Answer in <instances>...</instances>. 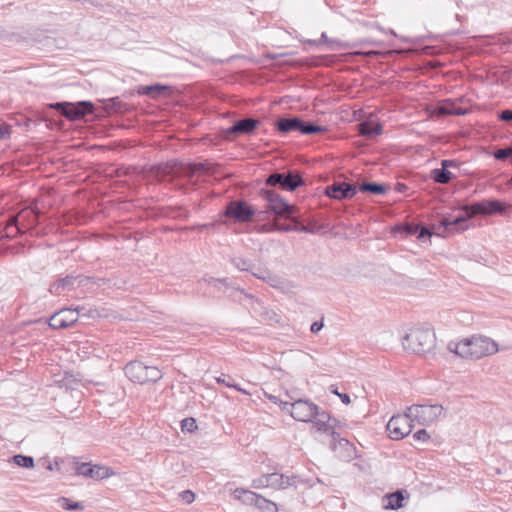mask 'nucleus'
<instances>
[{"label": "nucleus", "instance_id": "obj_63", "mask_svg": "<svg viewBox=\"0 0 512 512\" xmlns=\"http://www.w3.org/2000/svg\"><path fill=\"white\" fill-rule=\"evenodd\" d=\"M308 43H309V44H317L318 42H316V41H311V40H310V41H308Z\"/></svg>", "mask_w": 512, "mask_h": 512}, {"label": "nucleus", "instance_id": "obj_37", "mask_svg": "<svg viewBox=\"0 0 512 512\" xmlns=\"http://www.w3.org/2000/svg\"><path fill=\"white\" fill-rule=\"evenodd\" d=\"M146 371L147 376H145V384L149 382L156 383L163 376L162 372L156 366H147Z\"/></svg>", "mask_w": 512, "mask_h": 512}, {"label": "nucleus", "instance_id": "obj_2", "mask_svg": "<svg viewBox=\"0 0 512 512\" xmlns=\"http://www.w3.org/2000/svg\"><path fill=\"white\" fill-rule=\"evenodd\" d=\"M258 218V212L253 205L245 200H230L219 213V219L206 223L202 227L210 228L217 225H230L232 223L246 224Z\"/></svg>", "mask_w": 512, "mask_h": 512}, {"label": "nucleus", "instance_id": "obj_51", "mask_svg": "<svg viewBox=\"0 0 512 512\" xmlns=\"http://www.w3.org/2000/svg\"><path fill=\"white\" fill-rule=\"evenodd\" d=\"M180 497L187 504H190L195 500V494L191 490L182 491L180 493Z\"/></svg>", "mask_w": 512, "mask_h": 512}, {"label": "nucleus", "instance_id": "obj_26", "mask_svg": "<svg viewBox=\"0 0 512 512\" xmlns=\"http://www.w3.org/2000/svg\"><path fill=\"white\" fill-rule=\"evenodd\" d=\"M271 487L275 489H285L290 486H295L296 476H286L284 474L271 473Z\"/></svg>", "mask_w": 512, "mask_h": 512}, {"label": "nucleus", "instance_id": "obj_47", "mask_svg": "<svg viewBox=\"0 0 512 512\" xmlns=\"http://www.w3.org/2000/svg\"><path fill=\"white\" fill-rule=\"evenodd\" d=\"M413 439L417 441L427 442L430 439L426 429H419L413 434Z\"/></svg>", "mask_w": 512, "mask_h": 512}, {"label": "nucleus", "instance_id": "obj_45", "mask_svg": "<svg viewBox=\"0 0 512 512\" xmlns=\"http://www.w3.org/2000/svg\"><path fill=\"white\" fill-rule=\"evenodd\" d=\"M330 391H331L332 394L337 395L340 398V400H341V402L343 404H345V405L350 404L351 399H350V396L347 393H340L338 391L337 387L334 386V385L330 386Z\"/></svg>", "mask_w": 512, "mask_h": 512}, {"label": "nucleus", "instance_id": "obj_48", "mask_svg": "<svg viewBox=\"0 0 512 512\" xmlns=\"http://www.w3.org/2000/svg\"><path fill=\"white\" fill-rule=\"evenodd\" d=\"M321 419L326 422H331L333 417L326 411L321 410L320 407L317 405V414H315V417H313V420Z\"/></svg>", "mask_w": 512, "mask_h": 512}, {"label": "nucleus", "instance_id": "obj_31", "mask_svg": "<svg viewBox=\"0 0 512 512\" xmlns=\"http://www.w3.org/2000/svg\"><path fill=\"white\" fill-rule=\"evenodd\" d=\"M59 506L66 511H82L84 510V505L82 502L73 501L67 497H59L57 500Z\"/></svg>", "mask_w": 512, "mask_h": 512}, {"label": "nucleus", "instance_id": "obj_17", "mask_svg": "<svg viewBox=\"0 0 512 512\" xmlns=\"http://www.w3.org/2000/svg\"><path fill=\"white\" fill-rule=\"evenodd\" d=\"M429 111L433 116H447V115H466L469 112L468 108L458 107L453 101V98H443L431 104Z\"/></svg>", "mask_w": 512, "mask_h": 512}, {"label": "nucleus", "instance_id": "obj_29", "mask_svg": "<svg viewBox=\"0 0 512 512\" xmlns=\"http://www.w3.org/2000/svg\"><path fill=\"white\" fill-rule=\"evenodd\" d=\"M383 132V127L380 123L364 122L360 124L359 133L368 138L373 139Z\"/></svg>", "mask_w": 512, "mask_h": 512}, {"label": "nucleus", "instance_id": "obj_61", "mask_svg": "<svg viewBox=\"0 0 512 512\" xmlns=\"http://www.w3.org/2000/svg\"><path fill=\"white\" fill-rule=\"evenodd\" d=\"M456 99L460 100V102L463 103L466 98L460 97V98H456Z\"/></svg>", "mask_w": 512, "mask_h": 512}, {"label": "nucleus", "instance_id": "obj_36", "mask_svg": "<svg viewBox=\"0 0 512 512\" xmlns=\"http://www.w3.org/2000/svg\"><path fill=\"white\" fill-rule=\"evenodd\" d=\"M256 508L261 512H278L277 505L263 496H259Z\"/></svg>", "mask_w": 512, "mask_h": 512}, {"label": "nucleus", "instance_id": "obj_33", "mask_svg": "<svg viewBox=\"0 0 512 512\" xmlns=\"http://www.w3.org/2000/svg\"><path fill=\"white\" fill-rule=\"evenodd\" d=\"M9 461L19 467L27 469H31L35 465L34 458L32 456L23 454H15L10 458Z\"/></svg>", "mask_w": 512, "mask_h": 512}, {"label": "nucleus", "instance_id": "obj_23", "mask_svg": "<svg viewBox=\"0 0 512 512\" xmlns=\"http://www.w3.org/2000/svg\"><path fill=\"white\" fill-rule=\"evenodd\" d=\"M139 96L149 95V94H175L181 93L178 89L173 86H167L162 84H153V85H140L137 87V90L134 92Z\"/></svg>", "mask_w": 512, "mask_h": 512}, {"label": "nucleus", "instance_id": "obj_15", "mask_svg": "<svg viewBox=\"0 0 512 512\" xmlns=\"http://www.w3.org/2000/svg\"><path fill=\"white\" fill-rule=\"evenodd\" d=\"M317 414V405L309 399H297L292 402L291 417L296 421L310 422Z\"/></svg>", "mask_w": 512, "mask_h": 512}, {"label": "nucleus", "instance_id": "obj_64", "mask_svg": "<svg viewBox=\"0 0 512 512\" xmlns=\"http://www.w3.org/2000/svg\"><path fill=\"white\" fill-rule=\"evenodd\" d=\"M509 149H510V152H511V155H512V145L509 146Z\"/></svg>", "mask_w": 512, "mask_h": 512}, {"label": "nucleus", "instance_id": "obj_9", "mask_svg": "<svg viewBox=\"0 0 512 512\" xmlns=\"http://www.w3.org/2000/svg\"><path fill=\"white\" fill-rule=\"evenodd\" d=\"M266 186H278L282 190L293 192L297 188L305 185V180L298 170H289L287 172L271 173L265 180Z\"/></svg>", "mask_w": 512, "mask_h": 512}, {"label": "nucleus", "instance_id": "obj_41", "mask_svg": "<svg viewBox=\"0 0 512 512\" xmlns=\"http://www.w3.org/2000/svg\"><path fill=\"white\" fill-rule=\"evenodd\" d=\"M250 273L258 278V279H261L263 281H266V282H269L272 280L273 276L272 274L270 273L269 270L267 269H264V268H261L259 266L256 265V268L255 269H252V271H250Z\"/></svg>", "mask_w": 512, "mask_h": 512}, {"label": "nucleus", "instance_id": "obj_62", "mask_svg": "<svg viewBox=\"0 0 512 512\" xmlns=\"http://www.w3.org/2000/svg\"><path fill=\"white\" fill-rule=\"evenodd\" d=\"M508 185H509L510 187H512V177L510 178V180H509V182H508Z\"/></svg>", "mask_w": 512, "mask_h": 512}, {"label": "nucleus", "instance_id": "obj_59", "mask_svg": "<svg viewBox=\"0 0 512 512\" xmlns=\"http://www.w3.org/2000/svg\"><path fill=\"white\" fill-rule=\"evenodd\" d=\"M332 424H336V429L337 428H341V423L339 420H337L336 418L333 417L332 421H331Z\"/></svg>", "mask_w": 512, "mask_h": 512}, {"label": "nucleus", "instance_id": "obj_30", "mask_svg": "<svg viewBox=\"0 0 512 512\" xmlns=\"http://www.w3.org/2000/svg\"><path fill=\"white\" fill-rule=\"evenodd\" d=\"M215 379L218 384L224 385L229 388H233L236 391L241 392L242 394L250 395V393L247 390L240 387V385L235 382L233 377L228 374L222 373L220 376L216 377Z\"/></svg>", "mask_w": 512, "mask_h": 512}, {"label": "nucleus", "instance_id": "obj_28", "mask_svg": "<svg viewBox=\"0 0 512 512\" xmlns=\"http://www.w3.org/2000/svg\"><path fill=\"white\" fill-rule=\"evenodd\" d=\"M233 495L236 499L241 500L243 504L250 505L256 507V504L259 499V494L246 490L243 488H236L233 492Z\"/></svg>", "mask_w": 512, "mask_h": 512}, {"label": "nucleus", "instance_id": "obj_1", "mask_svg": "<svg viewBox=\"0 0 512 512\" xmlns=\"http://www.w3.org/2000/svg\"><path fill=\"white\" fill-rule=\"evenodd\" d=\"M448 350L462 358L480 359L498 352V344L486 336H472L461 342L448 344Z\"/></svg>", "mask_w": 512, "mask_h": 512}, {"label": "nucleus", "instance_id": "obj_56", "mask_svg": "<svg viewBox=\"0 0 512 512\" xmlns=\"http://www.w3.org/2000/svg\"><path fill=\"white\" fill-rule=\"evenodd\" d=\"M407 189V186L404 183H397L396 190L400 193L404 192Z\"/></svg>", "mask_w": 512, "mask_h": 512}, {"label": "nucleus", "instance_id": "obj_16", "mask_svg": "<svg viewBox=\"0 0 512 512\" xmlns=\"http://www.w3.org/2000/svg\"><path fill=\"white\" fill-rule=\"evenodd\" d=\"M358 187L346 181H340L328 185L325 188V195L335 200H350L355 197Z\"/></svg>", "mask_w": 512, "mask_h": 512}, {"label": "nucleus", "instance_id": "obj_44", "mask_svg": "<svg viewBox=\"0 0 512 512\" xmlns=\"http://www.w3.org/2000/svg\"><path fill=\"white\" fill-rule=\"evenodd\" d=\"M497 117L500 121H503L505 123H511L512 122V108L497 111Z\"/></svg>", "mask_w": 512, "mask_h": 512}, {"label": "nucleus", "instance_id": "obj_25", "mask_svg": "<svg viewBox=\"0 0 512 512\" xmlns=\"http://www.w3.org/2000/svg\"><path fill=\"white\" fill-rule=\"evenodd\" d=\"M389 189L390 186L388 184L379 182H366L358 187V191L371 195H384L389 191Z\"/></svg>", "mask_w": 512, "mask_h": 512}, {"label": "nucleus", "instance_id": "obj_60", "mask_svg": "<svg viewBox=\"0 0 512 512\" xmlns=\"http://www.w3.org/2000/svg\"><path fill=\"white\" fill-rule=\"evenodd\" d=\"M39 220H41V216L39 217ZM40 223V221H38V223L36 225H38ZM37 226H35V228L32 229V231H29L30 233H33V231H35V233H38V230H36Z\"/></svg>", "mask_w": 512, "mask_h": 512}, {"label": "nucleus", "instance_id": "obj_3", "mask_svg": "<svg viewBox=\"0 0 512 512\" xmlns=\"http://www.w3.org/2000/svg\"><path fill=\"white\" fill-rule=\"evenodd\" d=\"M274 129L280 136H288L291 133L312 136L324 134L328 131L327 126L317 124L311 120H305L298 115L286 114L274 121Z\"/></svg>", "mask_w": 512, "mask_h": 512}, {"label": "nucleus", "instance_id": "obj_6", "mask_svg": "<svg viewBox=\"0 0 512 512\" xmlns=\"http://www.w3.org/2000/svg\"><path fill=\"white\" fill-rule=\"evenodd\" d=\"M260 197L266 201L265 210L258 212V221L265 213L272 214L284 220H294L298 213L296 206L286 201L279 193L271 188L264 187L259 191Z\"/></svg>", "mask_w": 512, "mask_h": 512}, {"label": "nucleus", "instance_id": "obj_58", "mask_svg": "<svg viewBox=\"0 0 512 512\" xmlns=\"http://www.w3.org/2000/svg\"><path fill=\"white\" fill-rule=\"evenodd\" d=\"M119 98H115V97H112V98H102L100 99V101L104 102V103H110V102H115L116 100H118Z\"/></svg>", "mask_w": 512, "mask_h": 512}, {"label": "nucleus", "instance_id": "obj_53", "mask_svg": "<svg viewBox=\"0 0 512 512\" xmlns=\"http://www.w3.org/2000/svg\"><path fill=\"white\" fill-rule=\"evenodd\" d=\"M280 405H281L282 411L289 413L291 415L292 403L286 402V401H281Z\"/></svg>", "mask_w": 512, "mask_h": 512}, {"label": "nucleus", "instance_id": "obj_50", "mask_svg": "<svg viewBox=\"0 0 512 512\" xmlns=\"http://www.w3.org/2000/svg\"><path fill=\"white\" fill-rule=\"evenodd\" d=\"M460 162L456 159H443L441 160V166L449 170V168H459Z\"/></svg>", "mask_w": 512, "mask_h": 512}, {"label": "nucleus", "instance_id": "obj_20", "mask_svg": "<svg viewBox=\"0 0 512 512\" xmlns=\"http://www.w3.org/2000/svg\"><path fill=\"white\" fill-rule=\"evenodd\" d=\"M292 224H279L275 227V231L287 233V232H300V233H309L314 234L316 230L314 228H311L309 226L303 225L298 219L297 214H295V219L290 220ZM273 229L269 228L267 225H258V231L259 232H269Z\"/></svg>", "mask_w": 512, "mask_h": 512}, {"label": "nucleus", "instance_id": "obj_57", "mask_svg": "<svg viewBox=\"0 0 512 512\" xmlns=\"http://www.w3.org/2000/svg\"><path fill=\"white\" fill-rule=\"evenodd\" d=\"M267 398L275 404H280L281 400L277 396L267 395Z\"/></svg>", "mask_w": 512, "mask_h": 512}, {"label": "nucleus", "instance_id": "obj_11", "mask_svg": "<svg viewBox=\"0 0 512 512\" xmlns=\"http://www.w3.org/2000/svg\"><path fill=\"white\" fill-rule=\"evenodd\" d=\"M444 408L440 404H413L408 408L407 415L417 419L420 424L435 422Z\"/></svg>", "mask_w": 512, "mask_h": 512}, {"label": "nucleus", "instance_id": "obj_34", "mask_svg": "<svg viewBox=\"0 0 512 512\" xmlns=\"http://www.w3.org/2000/svg\"><path fill=\"white\" fill-rule=\"evenodd\" d=\"M339 446L345 449V455L343 456L345 461H351L357 456L356 447L350 443L346 438H339Z\"/></svg>", "mask_w": 512, "mask_h": 512}, {"label": "nucleus", "instance_id": "obj_18", "mask_svg": "<svg viewBox=\"0 0 512 512\" xmlns=\"http://www.w3.org/2000/svg\"><path fill=\"white\" fill-rule=\"evenodd\" d=\"M395 232L401 233L405 236H416L419 241H425L433 235V231L423 224L419 223H400L395 226Z\"/></svg>", "mask_w": 512, "mask_h": 512}, {"label": "nucleus", "instance_id": "obj_27", "mask_svg": "<svg viewBox=\"0 0 512 512\" xmlns=\"http://www.w3.org/2000/svg\"><path fill=\"white\" fill-rule=\"evenodd\" d=\"M430 178L438 184H447L457 178V176L446 168H435L430 172Z\"/></svg>", "mask_w": 512, "mask_h": 512}, {"label": "nucleus", "instance_id": "obj_35", "mask_svg": "<svg viewBox=\"0 0 512 512\" xmlns=\"http://www.w3.org/2000/svg\"><path fill=\"white\" fill-rule=\"evenodd\" d=\"M231 263L240 271L250 272L252 269L256 268V265L253 264L250 260L241 257L232 258Z\"/></svg>", "mask_w": 512, "mask_h": 512}, {"label": "nucleus", "instance_id": "obj_54", "mask_svg": "<svg viewBox=\"0 0 512 512\" xmlns=\"http://www.w3.org/2000/svg\"><path fill=\"white\" fill-rule=\"evenodd\" d=\"M228 279L227 278H212L209 282L213 286H217V284H227Z\"/></svg>", "mask_w": 512, "mask_h": 512}, {"label": "nucleus", "instance_id": "obj_40", "mask_svg": "<svg viewBox=\"0 0 512 512\" xmlns=\"http://www.w3.org/2000/svg\"><path fill=\"white\" fill-rule=\"evenodd\" d=\"M490 154L498 161H506L512 157L509 146L504 148L496 147Z\"/></svg>", "mask_w": 512, "mask_h": 512}, {"label": "nucleus", "instance_id": "obj_7", "mask_svg": "<svg viewBox=\"0 0 512 512\" xmlns=\"http://www.w3.org/2000/svg\"><path fill=\"white\" fill-rule=\"evenodd\" d=\"M435 345V333L428 328H413L402 338L403 348L415 354L429 353Z\"/></svg>", "mask_w": 512, "mask_h": 512}, {"label": "nucleus", "instance_id": "obj_12", "mask_svg": "<svg viewBox=\"0 0 512 512\" xmlns=\"http://www.w3.org/2000/svg\"><path fill=\"white\" fill-rule=\"evenodd\" d=\"M75 474L93 480L106 479L114 474L109 467L92 464L91 462H80L77 458L73 459Z\"/></svg>", "mask_w": 512, "mask_h": 512}, {"label": "nucleus", "instance_id": "obj_4", "mask_svg": "<svg viewBox=\"0 0 512 512\" xmlns=\"http://www.w3.org/2000/svg\"><path fill=\"white\" fill-rule=\"evenodd\" d=\"M40 212L36 209H24L18 215L10 216L7 221L0 223V241L13 239L32 231L39 221Z\"/></svg>", "mask_w": 512, "mask_h": 512}, {"label": "nucleus", "instance_id": "obj_43", "mask_svg": "<svg viewBox=\"0 0 512 512\" xmlns=\"http://www.w3.org/2000/svg\"><path fill=\"white\" fill-rule=\"evenodd\" d=\"M321 39L327 44L330 50H337L339 48H345L348 46L347 44L340 43L335 40H328L326 33H322Z\"/></svg>", "mask_w": 512, "mask_h": 512}, {"label": "nucleus", "instance_id": "obj_5", "mask_svg": "<svg viewBox=\"0 0 512 512\" xmlns=\"http://www.w3.org/2000/svg\"><path fill=\"white\" fill-rule=\"evenodd\" d=\"M49 108L55 110L56 116L63 117L69 122H90L96 118V106L89 100L61 101L49 104Z\"/></svg>", "mask_w": 512, "mask_h": 512}, {"label": "nucleus", "instance_id": "obj_38", "mask_svg": "<svg viewBox=\"0 0 512 512\" xmlns=\"http://www.w3.org/2000/svg\"><path fill=\"white\" fill-rule=\"evenodd\" d=\"M313 427L317 429V431L328 434L333 428H336V424H332L331 422H326L321 419L312 420Z\"/></svg>", "mask_w": 512, "mask_h": 512}, {"label": "nucleus", "instance_id": "obj_32", "mask_svg": "<svg viewBox=\"0 0 512 512\" xmlns=\"http://www.w3.org/2000/svg\"><path fill=\"white\" fill-rule=\"evenodd\" d=\"M163 216L172 219H187L189 217V211L182 207L168 206L163 209Z\"/></svg>", "mask_w": 512, "mask_h": 512}, {"label": "nucleus", "instance_id": "obj_19", "mask_svg": "<svg viewBox=\"0 0 512 512\" xmlns=\"http://www.w3.org/2000/svg\"><path fill=\"white\" fill-rule=\"evenodd\" d=\"M77 315H79L78 309L76 311L71 309L61 310L49 318L48 325L55 330L71 327L77 322Z\"/></svg>", "mask_w": 512, "mask_h": 512}, {"label": "nucleus", "instance_id": "obj_24", "mask_svg": "<svg viewBox=\"0 0 512 512\" xmlns=\"http://www.w3.org/2000/svg\"><path fill=\"white\" fill-rule=\"evenodd\" d=\"M406 490L398 489L384 496V508L388 510H397L405 506L404 501Z\"/></svg>", "mask_w": 512, "mask_h": 512}, {"label": "nucleus", "instance_id": "obj_39", "mask_svg": "<svg viewBox=\"0 0 512 512\" xmlns=\"http://www.w3.org/2000/svg\"><path fill=\"white\" fill-rule=\"evenodd\" d=\"M198 429L196 419L193 417L184 418L181 421V430L184 433H193Z\"/></svg>", "mask_w": 512, "mask_h": 512}, {"label": "nucleus", "instance_id": "obj_10", "mask_svg": "<svg viewBox=\"0 0 512 512\" xmlns=\"http://www.w3.org/2000/svg\"><path fill=\"white\" fill-rule=\"evenodd\" d=\"M475 215L470 212H464V214H460L456 216L454 219H449L448 217H442L437 225H434L433 228H437L436 236L447 238L454 233H459L467 230L469 228V221Z\"/></svg>", "mask_w": 512, "mask_h": 512}, {"label": "nucleus", "instance_id": "obj_14", "mask_svg": "<svg viewBox=\"0 0 512 512\" xmlns=\"http://www.w3.org/2000/svg\"><path fill=\"white\" fill-rule=\"evenodd\" d=\"M411 418L413 417L408 416L407 412L403 416H392L386 426L389 437L393 440H400L408 436L413 428L410 423Z\"/></svg>", "mask_w": 512, "mask_h": 512}, {"label": "nucleus", "instance_id": "obj_46", "mask_svg": "<svg viewBox=\"0 0 512 512\" xmlns=\"http://www.w3.org/2000/svg\"><path fill=\"white\" fill-rule=\"evenodd\" d=\"M328 435L332 437V440L330 442V449L332 451H335L337 447L339 446V438H342L340 434L336 431V428H333Z\"/></svg>", "mask_w": 512, "mask_h": 512}, {"label": "nucleus", "instance_id": "obj_42", "mask_svg": "<svg viewBox=\"0 0 512 512\" xmlns=\"http://www.w3.org/2000/svg\"><path fill=\"white\" fill-rule=\"evenodd\" d=\"M271 473L270 474H264L260 476L257 479H254L252 482V487L255 489L265 488V487H271L270 482L271 481Z\"/></svg>", "mask_w": 512, "mask_h": 512}, {"label": "nucleus", "instance_id": "obj_8", "mask_svg": "<svg viewBox=\"0 0 512 512\" xmlns=\"http://www.w3.org/2000/svg\"><path fill=\"white\" fill-rule=\"evenodd\" d=\"M511 206L505 201L496 198H487L465 204L461 207V211L470 212L472 214L483 217L505 215L509 212Z\"/></svg>", "mask_w": 512, "mask_h": 512}, {"label": "nucleus", "instance_id": "obj_13", "mask_svg": "<svg viewBox=\"0 0 512 512\" xmlns=\"http://www.w3.org/2000/svg\"><path fill=\"white\" fill-rule=\"evenodd\" d=\"M261 124L260 120L255 118H243L234 121V123L222 130V136L226 139L241 135H253Z\"/></svg>", "mask_w": 512, "mask_h": 512}, {"label": "nucleus", "instance_id": "obj_21", "mask_svg": "<svg viewBox=\"0 0 512 512\" xmlns=\"http://www.w3.org/2000/svg\"><path fill=\"white\" fill-rule=\"evenodd\" d=\"M146 367L143 362L134 360L128 362L124 367V373L126 377L133 383L145 384Z\"/></svg>", "mask_w": 512, "mask_h": 512}, {"label": "nucleus", "instance_id": "obj_49", "mask_svg": "<svg viewBox=\"0 0 512 512\" xmlns=\"http://www.w3.org/2000/svg\"><path fill=\"white\" fill-rule=\"evenodd\" d=\"M11 126L9 124H0V140L8 139L11 136Z\"/></svg>", "mask_w": 512, "mask_h": 512}, {"label": "nucleus", "instance_id": "obj_52", "mask_svg": "<svg viewBox=\"0 0 512 512\" xmlns=\"http://www.w3.org/2000/svg\"><path fill=\"white\" fill-rule=\"evenodd\" d=\"M324 326L323 320L315 321L310 326V331L313 334H317Z\"/></svg>", "mask_w": 512, "mask_h": 512}, {"label": "nucleus", "instance_id": "obj_55", "mask_svg": "<svg viewBox=\"0 0 512 512\" xmlns=\"http://www.w3.org/2000/svg\"><path fill=\"white\" fill-rule=\"evenodd\" d=\"M47 470L53 471V470H59V462L55 460L54 463H49L46 467Z\"/></svg>", "mask_w": 512, "mask_h": 512}, {"label": "nucleus", "instance_id": "obj_22", "mask_svg": "<svg viewBox=\"0 0 512 512\" xmlns=\"http://www.w3.org/2000/svg\"><path fill=\"white\" fill-rule=\"evenodd\" d=\"M80 276L66 275L63 278H58L50 284L49 292L52 295L59 296L67 291H72L76 288V281Z\"/></svg>", "mask_w": 512, "mask_h": 512}]
</instances>
